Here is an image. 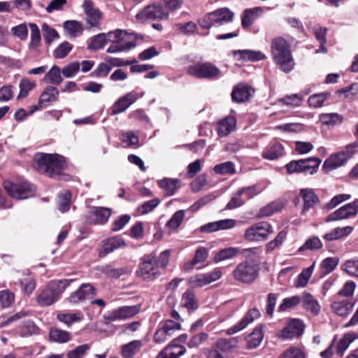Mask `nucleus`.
<instances>
[{"mask_svg": "<svg viewBox=\"0 0 358 358\" xmlns=\"http://www.w3.org/2000/svg\"><path fill=\"white\" fill-rule=\"evenodd\" d=\"M34 166L37 171L52 178H59L66 168L65 158L59 154L37 153Z\"/></svg>", "mask_w": 358, "mask_h": 358, "instance_id": "obj_1", "label": "nucleus"}, {"mask_svg": "<svg viewBox=\"0 0 358 358\" xmlns=\"http://www.w3.org/2000/svg\"><path fill=\"white\" fill-rule=\"evenodd\" d=\"M271 48L273 58L280 69L286 73L291 71L293 58L288 42L282 37H277L272 41Z\"/></svg>", "mask_w": 358, "mask_h": 358, "instance_id": "obj_2", "label": "nucleus"}, {"mask_svg": "<svg viewBox=\"0 0 358 358\" xmlns=\"http://www.w3.org/2000/svg\"><path fill=\"white\" fill-rule=\"evenodd\" d=\"M73 282L71 279L50 281L47 287L38 295L37 302L41 306H49L59 299L66 288Z\"/></svg>", "mask_w": 358, "mask_h": 358, "instance_id": "obj_3", "label": "nucleus"}, {"mask_svg": "<svg viewBox=\"0 0 358 358\" xmlns=\"http://www.w3.org/2000/svg\"><path fill=\"white\" fill-rule=\"evenodd\" d=\"M233 18V12L227 8H222L206 13L197 22L201 28L209 30L213 27H217L231 22Z\"/></svg>", "mask_w": 358, "mask_h": 358, "instance_id": "obj_4", "label": "nucleus"}, {"mask_svg": "<svg viewBox=\"0 0 358 358\" xmlns=\"http://www.w3.org/2000/svg\"><path fill=\"white\" fill-rule=\"evenodd\" d=\"M169 17V12L160 2H155L145 6L136 15V19L141 23L148 21H161L168 20Z\"/></svg>", "mask_w": 358, "mask_h": 358, "instance_id": "obj_5", "label": "nucleus"}, {"mask_svg": "<svg viewBox=\"0 0 358 358\" xmlns=\"http://www.w3.org/2000/svg\"><path fill=\"white\" fill-rule=\"evenodd\" d=\"M259 264L245 260L241 262L233 271L234 279L243 284L252 283L259 275Z\"/></svg>", "mask_w": 358, "mask_h": 358, "instance_id": "obj_6", "label": "nucleus"}, {"mask_svg": "<svg viewBox=\"0 0 358 358\" xmlns=\"http://www.w3.org/2000/svg\"><path fill=\"white\" fill-rule=\"evenodd\" d=\"M321 160L317 157H308L304 159L292 160L286 166L289 174L295 173H308L314 174L317 172Z\"/></svg>", "mask_w": 358, "mask_h": 358, "instance_id": "obj_7", "label": "nucleus"}, {"mask_svg": "<svg viewBox=\"0 0 358 358\" xmlns=\"http://www.w3.org/2000/svg\"><path fill=\"white\" fill-rule=\"evenodd\" d=\"M137 273L144 280H153L159 278L161 272L157 266V257L150 254L142 257Z\"/></svg>", "mask_w": 358, "mask_h": 358, "instance_id": "obj_8", "label": "nucleus"}, {"mask_svg": "<svg viewBox=\"0 0 358 358\" xmlns=\"http://www.w3.org/2000/svg\"><path fill=\"white\" fill-rule=\"evenodd\" d=\"M187 73L197 78L214 80L220 77V70L210 62H203L189 66Z\"/></svg>", "mask_w": 358, "mask_h": 358, "instance_id": "obj_9", "label": "nucleus"}, {"mask_svg": "<svg viewBox=\"0 0 358 358\" xmlns=\"http://www.w3.org/2000/svg\"><path fill=\"white\" fill-rule=\"evenodd\" d=\"M5 191L13 198L16 199H26L33 196L34 186L28 182L14 183L10 181L3 182Z\"/></svg>", "mask_w": 358, "mask_h": 358, "instance_id": "obj_10", "label": "nucleus"}, {"mask_svg": "<svg viewBox=\"0 0 358 358\" xmlns=\"http://www.w3.org/2000/svg\"><path fill=\"white\" fill-rule=\"evenodd\" d=\"M272 226L266 222H260L248 227L244 234V238L249 241H260L267 238L273 234Z\"/></svg>", "mask_w": 358, "mask_h": 358, "instance_id": "obj_11", "label": "nucleus"}, {"mask_svg": "<svg viewBox=\"0 0 358 358\" xmlns=\"http://www.w3.org/2000/svg\"><path fill=\"white\" fill-rule=\"evenodd\" d=\"M180 327L179 323L171 320L161 322L154 334L153 340L158 344L165 343L173 336L175 331L180 329Z\"/></svg>", "mask_w": 358, "mask_h": 358, "instance_id": "obj_12", "label": "nucleus"}, {"mask_svg": "<svg viewBox=\"0 0 358 358\" xmlns=\"http://www.w3.org/2000/svg\"><path fill=\"white\" fill-rule=\"evenodd\" d=\"M112 215V209L101 206H92L87 220L90 224L102 225L106 224Z\"/></svg>", "mask_w": 358, "mask_h": 358, "instance_id": "obj_13", "label": "nucleus"}, {"mask_svg": "<svg viewBox=\"0 0 358 358\" xmlns=\"http://www.w3.org/2000/svg\"><path fill=\"white\" fill-rule=\"evenodd\" d=\"M96 295V289L90 283H83L69 297V301L76 304L87 299H92Z\"/></svg>", "mask_w": 358, "mask_h": 358, "instance_id": "obj_14", "label": "nucleus"}, {"mask_svg": "<svg viewBox=\"0 0 358 358\" xmlns=\"http://www.w3.org/2000/svg\"><path fill=\"white\" fill-rule=\"evenodd\" d=\"M141 310L140 305L124 306L110 311L108 315L110 321L127 320L137 315Z\"/></svg>", "mask_w": 358, "mask_h": 358, "instance_id": "obj_15", "label": "nucleus"}, {"mask_svg": "<svg viewBox=\"0 0 358 358\" xmlns=\"http://www.w3.org/2000/svg\"><path fill=\"white\" fill-rule=\"evenodd\" d=\"M358 213V206L356 203H349L339 208L334 212L329 214L325 221L327 222L348 219L352 216L357 215Z\"/></svg>", "mask_w": 358, "mask_h": 358, "instance_id": "obj_16", "label": "nucleus"}, {"mask_svg": "<svg viewBox=\"0 0 358 358\" xmlns=\"http://www.w3.org/2000/svg\"><path fill=\"white\" fill-rule=\"evenodd\" d=\"M82 8L86 15L87 24L90 27H99L102 13L99 9L95 8L94 2L92 0H85Z\"/></svg>", "mask_w": 358, "mask_h": 358, "instance_id": "obj_17", "label": "nucleus"}, {"mask_svg": "<svg viewBox=\"0 0 358 358\" xmlns=\"http://www.w3.org/2000/svg\"><path fill=\"white\" fill-rule=\"evenodd\" d=\"M221 276V271L219 268H215L210 273L196 274L192 276L189 282L193 287H203L219 280Z\"/></svg>", "mask_w": 358, "mask_h": 358, "instance_id": "obj_18", "label": "nucleus"}, {"mask_svg": "<svg viewBox=\"0 0 358 358\" xmlns=\"http://www.w3.org/2000/svg\"><path fill=\"white\" fill-rule=\"evenodd\" d=\"M304 327L305 325L302 320L293 319L289 324L282 330L280 336L283 339L298 338L303 333Z\"/></svg>", "mask_w": 358, "mask_h": 358, "instance_id": "obj_19", "label": "nucleus"}, {"mask_svg": "<svg viewBox=\"0 0 358 358\" xmlns=\"http://www.w3.org/2000/svg\"><path fill=\"white\" fill-rule=\"evenodd\" d=\"M260 315L261 313L259 310L256 308L248 310V311L245 314L244 317L238 324L227 330V334L231 335L244 329L250 324L253 322L255 319L259 318Z\"/></svg>", "mask_w": 358, "mask_h": 358, "instance_id": "obj_20", "label": "nucleus"}, {"mask_svg": "<svg viewBox=\"0 0 358 358\" xmlns=\"http://www.w3.org/2000/svg\"><path fill=\"white\" fill-rule=\"evenodd\" d=\"M299 196L302 198L303 201V206L301 210V214L303 215H305L309 210L313 208L319 202L317 196L311 189H301L299 193Z\"/></svg>", "mask_w": 358, "mask_h": 358, "instance_id": "obj_21", "label": "nucleus"}, {"mask_svg": "<svg viewBox=\"0 0 358 358\" xmlns=\"http://www.w3.org/2000/svg\"><path fill=\"white\" fill-rule=\"evenodd\" d=\"M186 352V348L181 345L171 343L161 350L157 355L156 358H179Z\"/></svg>", "mask_w": 358, "mask_h": 358, "instance_id": "obj_22", "label": "nucleus"}, {"mask_svg": "<svg viewBox=\"0 0 358 358\" xmlns=\"http://www.w3.org/2000/svg\"><path fill=\"white\" fill-rule=\"evenodd\" d=\"M107 42L110 41L111 43H136L135 39L138 38L136 34H128L127 31L117 29L113 31H109L106 34Z\"/></svg>", "mask_w": 358, "mask_h": 358, "instance_id": "obj_23", "label": "nucleus"}, {"mask_svg": "<svg viewBox=\"0 0 358 358\" xmlns=\"http://www.w3.org/2000/svg\"><path fill=\"white\" fill-rule=\"evenodd\" d=\"M356 300H343L334 301L331 306L336 315L341 317H347L352 312Z\"/></svg>", "mask_w": 358, "mask_h": 358, "instance_id": "obj_24", "label": "nucleus"}, {"mask_svg": "<svg viewBox=\"0 0 358 358\" xmlns=\"http://www.w3.org/2000/svg\"><path fill=\"white\" fill-rule=\"evenodd\" d=\"M138 98V96L132 92L127 94L115 103L113 107L112 115H116L124 111L135 102Z\"/></svg>", "mask_w": 358, "mask_h": 358, "instance_id": "obj_25", "label": "nucleus"}, {"mask_svg": "<svg viewBox=\"0 0 358 358\" xmlns=\"http://www.w3.org/2000/svg\"><path fill=\"white\" fill-rule=\"evenodd\" d=\"M343 152L331 155L323 164L322 168L326 171H331L343 166L348 159Z\"/></svg>", "mask_w": 358, "mask_h": 358, "instance_id": "obj_26", "label": "nucleus"}, {"mask_svg": "<svg viewBox=\"0 0 358 358\" xmlns=\"http://www.w3.org/2000/svg\"><path fill=\"white\" fill-rule=\"evenodd\" d=\"M264 328L265 324L258 325L248 335L246 338L248 348L255 349L261 344L264 336Z\"/></svg>", "mask_w": 358, "mask_h": 358, "instance_id": "obj_27", "label": "nucleus"}, {"mask_svg": "<svg viewBox=\"0 0 358 358\" xmlns=\"http://www.w3.org/2000/svg\"><path fill=\"white\" fill-rule=\"evenodd\" d=\"M232 54L234 57L239 55L238 59L243 61L257 62L266 59L265 55L261 51L236 50H233Z\"/></svg>", "mask_w": 358, "mask_h": 358, "instance_id": "obj_28", "label": "nucleus"}, {"mask_svg": "<svg viewBox=\"0 0 358 358\" xmlns=\"http://www.w3.org/2000/svg\"><path fill=\"white\" fill-rule=\"evenodd\" d=\"M236 120L234 116H227L217 122V134L224 137L233 131L236 127Z\"/></svg>", "mask_w": 358, "mask_h": 358, "instance_id": "obj_29", "label": "nucleus"}, {"mask_svg": "<svg viewBox=\"0 0 358 358\" xmlns=\"http://www.w3.org/2000/svg\"><path fill=\"white\" fill-rule=\"evenodd\" d=\"M58 91H43L41 94L37 106H31V113L36 111L38 109H42L53 101H55L58 97Z\"/></svg>", "mask_w": 358, "mask_h": 358, "instance_id": "obj_30", "label": "nucleus"}, {"mask_svg": "<svg viewBox=\"0 0 358 358\" xmlns=\"http://www.w3.org/2000/svg\"><path fill=\"white\" fill-rule=\"evenodd\" d=\"M301 299L303 309L310 312L313 315H317L320 313V306L317 301L310 294L304 293Z\"/></svg>", "mask_w": 358, "mask_h": 358, "instance_id": "obj_31", "label": "nucleus"}, {"mask_svg": "<svg viewBox=\"0 0 358 358\" xmlns=\"http://www.w3.org/2000/svg\"><path fill=\"white\" fill-rule=\"evenodd\" d=\"M126 245L124 241L120 236L109 238L103 241L102 251L100 253L107 255L116 249L124 248Z\"/></svg>", "mask_w": 358, "mask_h": 358, "instance_id": "obj_32", "label": "nucleus"}, {"mask_svg": "<svg viewBox=\"0 0 358 358\" xmlns=\"http://www.w3.org/2000/svg\"><path fill=\"white\" fill-rule=\"evenodd\" d=\"M258 11H262L261 7L247 8L243 11L241 16V24L244 29L251 27L258 17Z\"/></svg>", "mask_w": 358, "mask_h": 358, "instance_id": "obj_33", "label": "nucleus"}, {"mask_svg": "<svg viewBox=\"0 0 358 358\" xmlns=\"http://www.w3.org/2000/svg\"><path fill=\"white\" fill-rule=\"evenodd\" d=\"M64 29L71 38H76L83 32V24L76 20H66L64 23Z\"/></svg>", "mask_w": 358, "mask_h": 358, "instance_id": "obj_34", "label": "nucleus"}, {"mask_svg": "<svg viewBox=\"0 0 358 358\" xmlns=\"http://www.w3.org/2000/svg\"><path fill=\"white\" fill-rule=\"evenodd\" d=\"M354 228L351 226H347L344 227H336L331 231L329 233L325 234L323 238L324 240L331 241L338 240L342 237L350 235Z\"/></svg>", "mask_w": 358, "mask_h": 358, "instance_id": "obj_35", "label": "nucleus"}, {"mask_svg": "<svg viewBox=\"0 0 358 358\" xmlns=\"http://www.w3.org/2000/svg\"><path fill=\"white\" fill-rule=\"evenodd\" d=\"M159 187L162 189L166 195L172 196L179 188V180L173 178H164L158 181Z\"/></svg>", "mask_w": 358, "mask_h": 358, "instance_id": "obj_36", "label": "nucleus"}, {"mask_svg": "<svg viewBox=\"0 0 358 358\" xmlns=\"http://www.w3.org/2000/svg\"><path fill=\"white\" fill-rule=\"evenodd\" d=\"M141 341L135 340L122 347V355L124 358H132L141 348Z\"/></svg>", "mask_w": 358, "mask_h": 358, "instance_id": "obj_37", "label": "nucleus"}, {"mask_svg": "<svg viewBox=\"0 0 358 358\" xmlns=\"http://www.w3.org/2000/svg\"><path fill=\"white\" fill-rule=\"evenodd\" d=\"M357 338L355 332L345 334L339 341L336 347V352L340 356H343L344 352L348 348L350 345Z\"/></svg>", "mask_w": 358, "mask_h": 358, "instance_id": "obj_38", "label": "nucleus"}, {"mask_svg": "<svg viewBox=\"0 0 358 358\" xmlns=\"http://www.w3.org/2000/svg\"><path fill=\"white\" fill-rule=\"evenodd\" d=\"M240 254V250L238 248L229 247L220 250L214 256V261L220 262L226 259L235 257Z\"/></svg>", "mask_w": 358, "mask_h": 358, "instance_id": "obj_39", "label": "nucleus"}, {"mask_svg": "<svg viewBox=\"0 0 358 358\" xmlns=\"http://www.w3.org/2000/svg\"><path fill=\"white\" fill-rule=\"evenodd\" d=\"M49 337L50 341L60 343H66L71 339L69 332L56 328L50 330Z\"/></svg>", "mask_w": 358, "mask_h": 358, "instance_id": "obj_40", "label": "nucleus"}, {"mask_svg": "<svg viewBox=\"0 0 358 358\" xmlns=\"http://www.w3.org/2000/svg\"><path fill=\"white\" fill-rule=\"evenodd\" d=\"M262 252V250L261 248L255 247L250 248L243 249L241 251L240 250V253L243 255L246 260H249L250 262H254L259 264L261 259V254Z\"/></svg>", "mask_w": 358, "mask_h": 358, "instance_id": "obj_41", "label": "nucleus"}, {"mask_svg": "<svg viewBox=\"0 0 358 358\" xmlns=\"http://www.w3.org/2000/svg\"><path fill=\"white\" fill-rule=\"evenodd\" d=\"M31 30V41L29 48L32 50H37L41 41V33L38 27L35 23H29Z\"/></svg>", "mask_w": 358, "mask_h": 358, "instance_id": "obj_42", "label": "nucleus"}, {"mask_svg": "<svg viewBox=\"0 0 358 358\" xmlns=\"http://www.w3.org/2000/svg\"><path fill=\"white\" fill-rule=\"evenodd\" d=\"M176 31L186 35H194L197 33L198 27L196 24L192 21H189L185 23H177L174 25Z\"/></svg>", "mask_w": 358, "mask_h": 358, "instance_id": "obj_43", "label": "nucleus"}, {"mask_svg": "<svg viewBox=\"0 0 358 358\" xmlns=\"http://www.w3.org/2000/svg\"><path fill=\"white\" fill-rule=\"evenodd\" d=\"M57 319L67 327H70L73 323L80 321L83 319V315L80 313H59L57 315Z\"/></svg>", "mask_w": 358, "mask_h": 358, "instance_id": "obj_44", "label": "nucleus"}, {"mask_svg": "<svg viewBox=\"0 0 358 358\" xmlns=\"http://www.w3.org/2000/svg\"><path fill=\"white\" fill-rule=\"evenodd\" d=\"M343 120L342 115L338 113H323L320 115V121L327 126H334L341 124Z\"/></svg>", "mask_w": 358, "mask_h": 358, "instance_id": "obj_45", "label": "nucleus"}, {"mask_svg": "<svg viewBox=\"0 0 358 358\" xmlns=\"http://www.w3.org/2000/svg\"><path fill=\"white\" fill-rule=\"evenodd\" d=\"M283 147L280 143H275L263 152L262 157L269 160L276 159L283 155Z\"/></svg>", "mask_w": 358, "mask_h": 358, "instance_id": "obj_46", "label": "nucleus"}, {"mask_svg": "<svg viewBox=\"0 0 358 358\" xmlns=\"http://www.w3.org/2000/svg\"><path fill=\"white\" fill-rule=\"evenodd\" d=\"M339 259L337 257L325 258L320 264L322 274L326 275L331 273L337 266Z\"/></svg>", "mask_w": 358, "mask_h": 358, "instance_id": "obj_47", "label": "nucleus"}, {"mask_svg": "<svg viewBox=\"0 0 358 358\" xmlns=\"http://www.w3.org/2000/svg\"><path fill=\"white\" fill-rule=\"evenodd\" d=\"M208 257V250L205 247L200 246L197 248L194 258L190 263H187L185 265L186 268L187 266H194L199 263L203 262L206 260Z\"/></svg>", "mask_w": 358, "mask_h": 358, "instance_id": "obj_48", "label": "nucleus"}, {"mask_svg": "<svg viewBox=\"0 0 358 358\" xmlns=\"http://www.w3.org/2000/svg\"><path fill=\"white\" fill-rule=\"evenodd\" d=\"M71 194L69 191L65 190L61 192L58 196V209L62 213H65L69 210L71 204Z\"/></svg>", "mask_w": 358, "mask_h": 358, "instance_id": "obj_49", "label": "nucleus"}, {"mask_svg": "<svg viewBox=\"0 0 358 358\" xmlns=\"http://www.w3.org/2000/svg\"><path fill=\"white\" fill-rule=\"evenodd\" d=\"M182 304L189 310H196L198 308L195 299L194 292L192 290L187 289L182 295Z\"/></svg>", "mask_w": 358, "mask_h": 358, "instance_id": "obj_50", "label": "nucleus"}, {"mask_svg": "<svg viewBox=\"0 0 358 358\" xmlns=\"http://www.w3.org/2000/svg\"><path fill=\"white\" fill-rule=\"evenodd\" d=\"M304 350L299 347L292 346L282 352L278 358H306Z\"/></svg>", "mask_w": 358, "mask_h": 358, "instance_id": "obj_51", "label": "nucleus"}, {"mask_svg": "<svg viewBox=\"0 0 358 358\" xmlns=\"http://www.w3.org/2000/svg\"><path fill=\"white\" fill-rule=\"evenodd\" d=\"M106 43V34L100 33L92 37L91 43L87 45V49L90 50H97L103 48Z\"/></svg>", "mask_w": 358, "mask_h": 358, "instance_id": "obj_52", "label": "nucleus"}, {"mask_svg": "<svg viewBox=\"0 0 358 358\" xmlns=\"http://www.w3.org/2000/svg\"><path fill=\"white\" fill-rule=\"evenodd\" d=\"M301 299L299 296H293L291 297L285 298L282 300V303L278 307V312H285L288 309L294 308L301 303Z\"/></svg>", "mask_w": 358, "mask_h": 358, "instance_id": "obj_53", "label": "nucleus"}, {"mask_svg": "<svg viewBox=\"0 0 358 358\" xmlns=\"http://www.w3.org/2000/svg\"><path fill=\"white\" fill-rule=\"evenodd\" d=\"M283 208V203L280 201H273L262 208L259 211L261 217H267L280 211Z\"/></svg>", "mask_w": 358, "mask_h": 358, "instance_id": "obj_54", "label": "nucleus"}, {"mask_svg": "<svg viewBox=\"0 0 358 358\" xmlns=\"http://www.w3.org/2000/svg\"><path fill=\"white\" fill-rule=\"evenodd\" d=\"M341 269L349 275L358 278V258L346 261L342 264Z\"/></svg>", "mask_w": 358, "mask_h": 358, "instance_id": "obj_55", "label": "nucleus"}, {"mask_svg": "<svg viewBox=\"0 0 358 358\" xmlns=\"http://www.w3.org/2000/svg\"><path fill=\"white\" fill-rule=\"evenodd\" d=\"M73 45L68 41L60 43L53 52V57L56 59H63L66 57L71 51Z\"/></svg>", "mask_w": 358, "mask_h": 358, "instance_id": "obj_56", "label": "nucleus"}, {"mask_svg": "<svg viewBox=\"0 0 358 358\" xmlns=\"http://www.w3.org/2000/svg\"><path fill=\"white\" fill-rule=\"evenodd\" d=\"M42 31L44 41L48 45H50L54 39L59 37L58 32L45 23L42 25Z\"/></svg>", "mask_w": 358, "mask_h": 358, "instance_id": "obj_57", "label": "nucleus"}, {"mask_svg": "<svg viewBox=\"0 0 358 358\" xmlns=\"http://www.w3.org/2000/svg\"><path fill=\"white\" fill-rule=\"evenodd\" d=\"M287 234L284 231L278 233L277 236L266 244V251L269 253L279 248L286 238Z\"/></svg>", "mask_w": 358, "mask_h": 358, "instance_id": "obj_58", "label": "nucleus"}, {"mask_svg": "<svg viewBox=\"0 0 358 358\" xmlns=\"http://www.w3.org/2000/svg\"><path fill=\"white\" fill-rule=\"evenodd\" d=\"M136 45V43H111V45L108 48L106 52L108 53H116L124 52L131 50Z\"/></svg>", "mask_w": 358, "mask_h": 358, "instance_id": "obj_59", "label": "nucleus"}, {"mask_svg": "<svg viewBox=\"0 0 358 358\" xmlns=\"http://www.w3.org/2000/svg\"><path fill=\"white\" fill-rule=\"evenodd\" d=\"M61 70L57 66H53L52 69L45 74L44 80L52 84L59 83L62 80Z\"/></svg>", "mask_w": 358, "mask_h": 358, "instance_id": "obj_60", "label": "nucleus"}, {"mask_svg": "<svg viewBox=\"0 0 358 358\" xmlns=\"http://www.w3.org/2000/svg\"><path fill=\"white\" fill-rule=\"evenodd\" d=\"M322 243L319 238L314 236L308 238L305 243L299 248V251L302 252L307 250H314L322 248Z\"/></svg>", "mask_w": 358, "mask_h": 358, "instance_id": "obj_61", "label": "nucleus"}, {"mask_svg": "<svg viewBox=\"0 0 358 358\" xmlns=\"http://www.w3.org/2000/svg\"><path fill=\"white\" fill-rule=\"evenodd\" d=\"M208 184V176L206 174L203 173L197 176L191 182V189L194 192H198L201 191Z\"/></svg>", "mask_w": 358, "mask_h": 358, "instance_id": "obj_62", "label": "nucleus"}, {"mask_svg": "<svg viewBox=\"0 0 358 358\" xmlns=\"http://www.w3.org/2000/svg\"><path fill=\"white\" fill-rule=\"evenodd\" d=\"M15 294L8 289L0 291V304L3 308L10 307L14 302Z\"/></svg>", "mask_w": 358, "mask_h": 358, "instance_id": "obj_63", "label": "nucleus"}, {"mask_svg": "<svg viewBox=\"0 0 358 358\" xmlns=\"http://www.w3.org/2000/svg\"><path fill=\"white\" fill-rule=\"evenodd\" d=\"M329 94L327 92L318 93L310 96L308 99L310 106L314 108L321 107L324 101L327 99Z\"/></svg>", "mask_w": 358, "mask_h": 358, "instance_id": "obj_64", "label": "nucleus"}]
</instances>
